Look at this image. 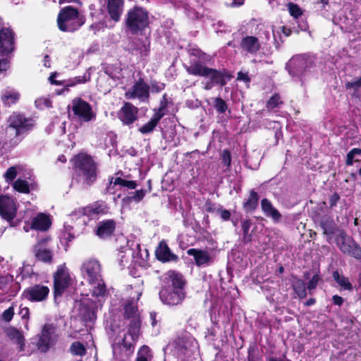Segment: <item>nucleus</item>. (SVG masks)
Wrapping results in <instances>:
<instances>
[{"instance_id":"a878e982","label":"nucleus","mask_w":361,"mask_h":361,"mask_svg":"<svg viewBox=\"0 0 361 361\" xmlns=\"http://www.w3.org/2000/svg\"><path fill=\"white\" fill-rule=\"evenodd\" d=\"M123 0H108L107 11L110 18L118 22L123 11Z\"/></svg>"},{"instance_id":"6e6d98bb","label":"nucleus","mask_w":361,"mask_h":361,"mask_svg":"<svg viewBox=\"0 0 361 361\" xmlns=\"http://www.w3.org/2000/svg\"><path fill=\"white\" fill-rule=\"evenodd\" d=\"M221 160L222 163L229 167L231 162V157L229 151L224 149L221 153Z\"/></svg>"},{"instance_id":"20e7f679","label":"nucleus","mask_w":361,"mask_h":361,"mask_svg":"<svg viewBox=\"0 0 361 361\" xmlns=\"http://www.w3.org/2000/svg\"><path fill=\"white\" fill-rule=\"evenodd\" d=\"M125 23L131 34L142 33L149 25V13L142 8L135 6L127 12Z\"/></svg>"},{"instance_id":"b1692460","label":"nucleus","mask_w":361,"mask_h":361,"mask_svg":"<svg viewBox=\"0 0 361 361\" xmlns=\"http://www.w3.org/2000/svg\"><path fill=\"white\" fill-rule=\"evenodd\" d=\"M187 254L194 257L197 267L209 265L212 262V257L206 250L191 248L188 250Z\"/></svg>"},{"instance_id":"2eb2a0df","label":"nucleus","mask_w":361,"mask_h":361,"mask_svg":"<svg viewBox=\"0 0 361 361\" xmlns=\"http://www.w3.org/2000/svg\"><path fill=\"white\" fill-rule=\"evenodd\" d=\"M18 207L16 201L7 195H0V215L8 221L16 215Z\"/></svg>"},{"instance_id":"f03ea898","label":"nucleus","mask_w":361,"mask_h":361,"mask_svg":"<svg viewBox=\"0 0 361 361\" xmlns=\"http://www.w3.org/2000/svg\"><path fill=\"white\" fill-rule=\"evenodd\" d=\"M185 69L190 75L209 78V81L205 84L204 90H211L214 85L224 86L226 84L225 74L223 72L203 65L200 60L191 61L190 66H186Z\"/></svg>"},{"instance_id":"a18cd8bd","label":"nucleus","mask_w":361,"mask_h":361,"mask_svg":"<svg viewBox=\"0 0 361 361\" xmlns=\"http://www.w3.org/2000/svg\"><path fill=\"white\" fill-rule=\"evenodd\" d=\"M90 80V74H84L82 76H77L69 80L66 84L67 87H73L77 84L85 83Z\"/></svg>"},{"instance_id":"bf43d9fd","label":"nucleus","mask_w":361,"mask_h":361,"mask_svg":"<svg viewBox=\"0 0 361 361\" xmlns=\"http://www.w3.org/2000/svg\"><path fill=\"white\" fill-rule=\"evenodd\" d=\"M216 213H218L220 215L221 218L224 221L229 220L231 215V212L228 210L223 209L222 207L218 208L216 209Z\"/></svg>"},{"instance_id":"5fc2aeb1","label":"nucleus","mask_w":361,"mask_h":361,"mask_svg":"<svg viewBox=\"0 0 361 361\" xmlns=\"http://www.w3.org/2000/svg\"><path fill=\"white\" fill-rule=\"evenodd\" d=\"M17 176V170L14 166L8 168L4 174V178L7 183L12 182Z\"/></svg>"},{"instance_id":"052dcab7","label":"nucleus","mask_w":361,"mask_h":361,"mask_svg":"<svg viewBox=\"0 0 361 361\" xmlns=\"http://www.w3.org/2000/svg\"><path fill=\"white\" fill-rule=\"evenodd\" d=\"M339 200L340 196L338 193L334 192L333 195H331L329 197L330 208L335 207Z\"/></svg>"},{"instance_id":"69168bd1","label":"nucleus","mask_w":361,"mask_h":361,"mask_svg":"<svg viewBox=\"0 0 361 361\" xmlns=\"http://www.w3.org/2000/svg\"><path fill=\"white\" fill-rule=\"evenodd\" d=\"M333 302L334 305L341 306L343 303V299L337 295L333 296Z\"/></svg>"},{"instance_id":"a211bd4d","label":"nucleus","mask_w":361,"mask_h":361,"mask_svg":"<svg viewBox=\"0 0 361 361\" xmlns=\"http://www.w3.org/2000/svg\"><path fill=\"white\" fill-rule=\"evenodd\" d=\"M49 293L47 286L42 285H35L28 288L24 292L26 298L30 301H42L45 300Z\"/></svg>"},{"instance_id":"13d9d810","label":"nucleus","mask_w":361,"mask_h":361,"mask_svg":"<svg viewBox=\"0 0 361 361\" xmlns=\"http://www.w3.org/2000/svg\"><path fill=\"white\" fill-rule=\"evenodd\" d=\"M13 314L14 310L12 307H11L3 312L2 318L5 322H8L12 319Z\"/></svg>"},{"instance_id":"f257e3e1","label":"nucleus","mask_w":361,"mask_h":361,"mask_svg":"<svg viewBox=\"0 0 361 361\" xmlns=\"http://www.w3.org/2000/svg\"><path fill=\"white\" fill-rule=\"evenodd\" d=\"M35 126V121L20 114H13L8 118V125L6 128L4 147L13 148L18 145L29 131Z\"/></svg>"},{"instance_id":"4c0bfd02","label":"nucleus","mask_w":361,"mask_h":361,"mask_svg":"<svg viewBox=\"0 0 361 361\" xmlns=\"http://www.w3.org/2000/svg\"><path fill=\"white\" fill-rule=\"evenodd\" d=\"M20 98V94L15 90H5L1 96V99L6 105H11L16 103Z\"/></svg>"},{"instance_id":"4be33fe9","label":"nucleus","mask_w":361,"mask_h":361,"mask_svg":"<svg viewBox=\"0 0 361 361\" xmlns=\"http://www.w3.org/2000/svg\"><path fill=\"white\" fill-rule=\"evenodd\" d=\"M47 240L39 241L34 247L35 257L37 260L44 263L50 264L53 259L52 251L45 246Z\"/></svg>"},{"instance_id":"39448f33","label":"nucleus","mask_w":361,"mask_h":361,"mask_svg":"<svg viewBox=\"0 0 361 361\" xmlns=\"http://www.w3.org/2000/svg\"><path fill=\"white\" fill-rule=\"evenodd\" d=\"M57 23L60 30L73 32L78 30L84 23V21L79 16L78 9L71 6H66L60 11Z\"/></svg>"},{"instance_id":"603ef678","label":"nucleus","mask_w":361,"mask_h":361,"mask_svg":"<svg viewBox=\"0 0 361 361\" xmlns=\"http://www.w3.org/2000/svg\"><path fill=\"white\" fill-rule=\"evenodd\" d=\"M214 106L216 108V111L221 114L224 113L227 109V104L226 102L222 99L221 97H216L214 99Z\"/></svg>"},{"instance_id":"72a5a7b5","label":"nucleus","mask_w":361,"mask_h":361,"mask_svg":"<svg viewBox=\"0 0 361 361\" xmlns=\"http://www.w3.org/2000/svg\"><path fill=\"white\" fill-rule=\"evenodd\" d=\"M161 119V118H160V116L153 114L150 121L144 126H142V127H140L139 128V131L142 134H148L152 133L154 130L155 127L157 126V125L158 124Z\"/></svg>"},{"instance_id":"ea45409f","label":"nucleus","mask_w":361,"mask_h":361,"mask_svg":"<svg viewBox=\"0 0 361 361\" xmlns=\"http://www.w3.org/2000/svg\"><path fill=\"white\" fill-rule=\"evenodd\" d=\"M129 319L130 323L128 325V333L132 336V337L137 336L140 328V316Z\"/></svg>"},{"instance_id":"9b49d317","label":"nucleus","mask_w":361,"mask_h":361,"mask_svg":"<svg viewBox=\"0 0 361 361\" xmlns=\"http://www.w3.org/2000/svg\"><path fill=\"white\" fill-rule=\"evenodd\" d=\"M56 326L54 324H45L37 342L39 350L47 352L55 344L57 339Z\"/></svg>"},{"instance_id":"c756f323","label":"nucleus","mask_w":361,"mask_h":361,"mask_svg":"<svg viewBox=\"0 0 361 361\" xmlns=\"http://www.w3.org/2000/svg\"><path fill=\"white\" fill-rule=\"evenodd\" d=\"M50 224L48 216L44 214H39L33 219L31 228L39 231H46L49 228Z\"/></svg>"},{"instance_id":"f8f14e48","label":"nucleus","mask_w":361,"mask_h":361,"mask_svg":"<svg viewBox=\"0 0 361 361\" xmlns=\"http://www.w3.org/2000/svg\"><path fill=\"white\" fill-rule=\"evenodd\" d=\"M101 271V264L96 259L85 260L81 267L82 276L88 283L97 281L99 279L102 278Z\"/></svg>"},{"instance_id":"c85d7f7f","label":"nucleus","mask_w":361,"mask_h":361,"mask_svg":"<svg viewBox=\"0 0 361 361\" xmlns=\"http://www.w3.org/2000/svg\"><path fill=\"white\" fill-rule=\"evenodd\" d=\"M116 228V222L112 219L100 221L98 224L96 233L102 238L109 237Z\"/></svg>"},{"instance_id":"338daca9","label":"nucleus","mask_w":361,"mask_h":361,"mask_svg":"<svg viewBox=\"0 0 361 361\" xmlns=\"http://www.w3.org/2000/svg\"><path fill=\"white\" fill-rule=\"evenodd\" d=\"M238 80H243V81H245V82H249L250 81V79L247 76V75L246 73H242V72H239L238 73Z\"/></svg>"},{"instance_id":"6e6552de","label":"nucleus","mask_w":361,"mask_h":361,"mask_svg":"<svg viewBox=\"0 0 361 361\" xmlns=\"http://www.w3.org/2000/svg\"><path fill=\"white\" fill-rule=\"evenodd\" d=\"M335 240L343 253L357 259H361L360 246L351 237L348 236L344 230L338 231Z\"/></svg>"},{"instance_id":"423d86ee","label":"nucleus","mask_w":361,"mask_h":361,"mask_svg":"<svg viewBox=\"0 0 361 361\" xmlns=\"http://www.w3.org/2000/svg\"><path fill=\"white\" fill-rule=\"evenodd\" d=\"M312 66L311 58L300 55L293 57L286 65V68L288 70L289 74L293 78H298L301 81V85H303V78Z\"/></svg>"},{"instance_id":"473e14b6","label":"nucleus","mask_w":361,"mask_h":361,"mask_svg":"<svg viewBox=\"0 0 361 361\" xmlns=\"http://www.w3.org/2000/svg\"><path fill=\"white\" fill-rule=\"evenodd\" d=\"M121 185V187L127 188L128 189H135L137 187V183L134 180H128L123 179L121 177H117L114 178L113 177L110 179L109 189L111 188V185Z\"/></svg>"},{"instance_id":"e433bc0d","label":"nucleus","mask_w":361,"mask_h":361,"mask_svg":"<svg viewBox=\"0 0 361 361\" xmlns=\"http://www.w3.org/2000/svg\"><path fill=\"white\" fill-rule=\"evenodd\" d=\"M271 33H272L274 38V42L276 44V48L279 47V42L275 38V34L274 32V30L271 27H266L264 28V30H260V33L259 35V39H261V44H267V42L270 39Z\"/></svg>"},{"instance_id":"5701e85b","label":"nucleus","mask_w":361,"mask_h":361,"mask_svg":"<svg viewBox=\"0 0 361 361\" xmlns=\"http://www.w3.org/2000/svg\"><path fill=\"white\" fill-rule=\"evenodd\" d=\"M240 46L243 51L250 54H256L261 48V43L258 37L246 36L242 39Z\"/></svg>"},{"instance_id":"09e8293b","label":"nucleus","mask_w":361,"mask_h":361,"mask_svg":"<svg viewBox=\"0 0 361 361\" xmlns=\"http://www.w3.org/2000/svg\"><path fill=\"white\" fill-rule=\"evenodd\" d=\"M281 104H283V102L281 99L280 96L278 94H274L268 100V102L267 103V107L268 109H273L276 107H278Z\"/></svg>"},{"instance_id":"aec40b11","label":"nucleus","mask_w":361,"mask_h":361,"mask_svg":"<svg viewBox=\"0 0 361 361\" xmlns=\"http://www.w3.org/2000/svg\"><path fill=\"white\" fill-rule=\"evenodd\" d=\"M155 255L157 259L162 262H177L178 259V257L171 251L164 240L159 243L155 250Z\"/></svg>"},{"instance_id":"37998d69","label":"nucleus","mask_w":361,"mask_h":361,"mask_svg":"<svg viewBox=\"0 0 361 361\" xmlns=\"http://www.w3.org/2000/svg\"><path fill=\"white\" fill-rule=\"evenodd\" d=\"M70 351L73 355L82 356L86 353V349L80 342H74L71 344Z\"/></svg>"},{"instance_id":"79ce46f5","label":"nucleus","mask_w":361,"mask_h":361,"mask_svg":"<svg viewBox=\"0 0 361 361\" xmlns=\"http://www.w3.org/2000/svg\"><path fill=\"white\" fill-rule=\"evenodd\" d=\"M293 288L299 298H304L306 297V287L303 281L296 280L293 284Z\"/></svg>"},{"instance_id":"c9c22d12","label":"nucleus","mask_w":361,"mask_h":361,"mask_svg":"<svg viewBox=\"0 0 361 361\" xmlns=\"http://www.w3.org/2000/svg\"><path fill=\"white\" fill-rule=\"evenodd\" d=\"M13 188L19 192L27 194L30 189L33 190L35 188V185L33 184L29 185L26 180L18 178L13 183Z\"/></svg>"},{"instance_id":"864d4df0","label":"nucleus","mask_w":361,"mask_h":361,"mask_svg":"<svg viewBox=\"0 0 361 361\" xmlns=\"http://www.w3.org/2000/svg\"><path fill=\"white\" fill-rule=\"evenodd\" d=\"M288 8L290 14L295 18H298L302 14L300 8L297 4L289 3L288 4Z\"/></svg>"},{"instance_id":"c03bdc74","label":"nucleus","mask_w":361,"mask_h":361,"mask_svg":"<svg viewBox=\"0 0 361 361\" xmlns=\"http://www.w3.org/2000/svg\"><path fill=\"white\" fill-rule=\"evenodd\" d=\"M166 97V94H164L163 95L159 108L154 110V114L160 116L161 118H162L166 114V109L168 106V101Z\"/></svg>"},{"instance_id":"9d476101","label":"nucleus","mask_w":361,"mask_h":361,"mask_svg":"<svg viewBox=\"0 0 361 361\" xmlns=\"http://www.w3.org/2000/svg\"><path fill=\"white\" fill-rule=\"evenodd\" d=\"M72 281L68 268L65 265L58 267L54 274V296H61Z\"/></svg>"},{"instance_id":"4d7b16f0","label":"nucleus","mask_w":361,"mask_h":361,"mask_svg":"<svg viewBox=\"0 0 361 361\" xmlns=\"http://www.w3.org/2000/svg\"><path fill=\"white\" fill-rule=\"evenodd\" d=\"M320 281V277L318 274H315L313 276V277L311 279V280L308 282L307 284V289L309 290L314 289L319 281Z\"/></svg>"},{"instance_id":"cd10ccee","label":"nucleus","mask_w":361,"mask_h":361,"mask_svg":"<svg viewBox=\"0 0 361 361\" xmlns=\"http://www.w3.org/2000/svg\"><path fill=\"white\" fill-rule=\"evenodd\" d=\"M91 285L92 296L95 298L99 302L103 301L107 296V290L102 278L99 279L97 281L89 282Z\"/></svg>"},{"instance_id":"a19ab883","label":"nucleus","mask_w":361,"mask_h":361,"mask_svg":"<svg viewBox=\"0 0 361 361\" xmlns=\"http://www.w3.org/2000/svg\"><path fill=\"white\" fill-rule=\"evenodd\" d=\"M358 155H361V149L353 148L350 149L346 154L345 164L352 166L354 162L360 161V159L357 158Z\"/></svg>"},{"instance_id":"7c9ffc66","label":"nucleus","mask_w":361,"mask_h":361,"mask_svg":"<svg viewBox=\"0 0 361 361\" xmlns=\"http://www.w3.org/2000/svg\"><path fill=\"white\" fill-rule=\"evenodd\" d=\"M345 87L350 91V94L353 98L361 99V77L345 83Z\"/></svg>"},{"instance_id":"680f3d73","label":"nucleus","mask_w":361,"mask_h":361,"mask_svg":"<svg viewBox=\"0 0 361 361\" xmlns=\"http://www.w3.org/2000/svg\"><path fill=\"white\" fill-rule=\"evenodd\" d=\"M118 260L119 266L123 267L127 262V259H126L125 252L119 251L118 253Z\"/></svg>"},{"instance_id":"393cba45","label":"nucleus","mask_w":361,"mask_h":361,"mask_svg":"<svg viewBox=\"0 0 361 361\" xmlns=\"http://www.w3.org/2000/svg\"><path fill=\"white\" fill-rule=\"evenodd\" d=\"M137 109L130 103L121 108L119 118L125 124H131L137 119Z\"/></svg>"},{"instance_id":"dca6fc26","label":"nucleus","mask_w":361,"mask_h":361,"mask_svg":"<svg viewBox=\"0 0 361 361\" xmlns=\"http://www.w3.org/2000/svg\"><path fill=\"white\" fill-rule=\"evenodd\" d=\"M108 208L107 207L101 202H95L92 204H90L85 207L79 209L78 210H75L72 212L71 214L72 216H86L90 219H93L98 215L104 214L107 213Z\"/></svg>"},{"instance_id":"ddd939ff","label":"nucleus","mask_w":361,"mask_h":361,"mask_svg":"<svg viewBox=\"0 0 361 361\" xmlns=\"http://www.w3.org/2000/svg\"><path fill=\"white\" fill-rule=\"evenodd\" d=\"M14 33L8 27H4L0 18V56L7 55L14 49Z\"/></svg>"},{"instance_id":"4468645a","label":"nucleus","mask_w":361,"mask_h":361,"mask_svg":"<svg viewBox=\"0 0 361 361\" xmlns=\"http://www.w3.org/2000/svg\"><path fill=\"white\" fill-rule=\"evenodd\" d=\"M149 86L146 84L143 79L140 78L133 87L125 94L126 98L128 99L137 98L141 102H145L149 97Z\"/></svg>"},{"instance_id":"2f4dec72","label":"nucleus","mask_w":361,"mask_h":361,"mask_svg":"<svg viewBox=\"0 0 361 361\" xmlns=\"http://www.w3.org/2000/svg\"><path fill=\"white\" fill-rule=\"evenodd\" d=\"M258 202L259 195L257 192L251 190L247 200L243 202V207L247 212H252L258 206Z\"/></svg>"},{"instance_id":"7ed1b4c3","label":"nucleus","mask_w":361,"mask_h":361,"mask_svg":"<svg viewBox=\"0 0 361 361\" xmlns=\"http://www.w3.org/2000/svg\"><path fill=\"white\" fill-rule=\"evenodd\" d=\"M75 170L79 180L86 185H92L97 180V166L92 157L79 154L74 158Z\"/></svg>"},{"instance_id":"e2e57ef3","label":"nucleus","mask_w":361,"mask_h":361,"mask_svg":"<svg viewBox=\"0 0 361 361\" xmlns=\"http://www.w3.org/2000/svg\"><path fill=\"white\" fill-rule=\"evenodd\" d=\"M164 88V84H152L151 91L152 92H159Z\"/></svg>"},{"instance_id":"f704fd0d","label":"nucleus","mask_w":361,"mask_h":361,"mask_svg":"<svg viewBox=\"0 0 361 361\" xmlns=\"http://www.w3.org/2000/svg\"><path fill=\"white\" fill-rule=\"evenodd\" d=\"M333 278L343 290H353V285L349 281L348 279L343 275H341L337 271L333 272Z\"/></svg>"},{"instance_id":"8fccbe9b","label":"nucleus","mask_w":361,"mask_h":361,"mask_svg":"<svg viewBox=\"0 0 361 361\" xmlns=\"http://www.w3.org/2000/svg\"><path fill=\"white\" fill-rule=\"evenodd\" d=\"M145 195V191L142 189L133 192V195L132 196L128 197L126 198L123 199V201H128V202H139L141 201L143 197Z\"/></svg>"},{"instance_id":"6ab92c4d","label":"nucleus","mask_w":361,"mask_h":361,"mask_svg":"<svg viewBox=\"0 0 361 361\" xmlns=\"http://www.w3.org/2000/svg\"><path fill=\"white\" fill-rule=\"evenodd\" d=\"M163 277V281L168 288L183 290L185 282L180 274L175 271H169Z\"/></svg>"},{"instance_id":"bb28decb","label":"nucleus","mask_w":361,"mask_h":361,"mask_svg":"<svg viewBox=\"0 0 361 361\" xmlns=\"http://www.w3.org/2000/svg\"><path fill=\"white\" fill-rule=\"evenodd\" d=\"M261 207L266 216L272 219L275 223L281 221L282 216L273 206L270 200L267 198L262 199L261 201Z\"/></svg>"},{"instance_id":"0e129e2a","label":"nucleus","mask_w":361,"mask_h":361,"mask_svg":"<svg viewBox=\"0 0 361 361\" xmlns=\"http://www.w3.org/2000/svg\"><path fill=\"white\" fill-rule=\"evenodd\" d=\"M19 314L23 319H27L30 314L29 308L26 307H21Z\"/></svg>"},{"instance_id":"3c124183","label":"nucleus","mask_w":361,"mask_h":361,"mask_svg":"<svg viewBox=\"0 0 361 361\" xmlns=\"http://www.w3.org/2000/svg\"><path fill=\"white\" fill-rule=\"evenodd\" d=\"M150 356V349L149 347L143 345L138 352L136 361H148V357Z\"/></svg>"},{"instance_id":"49530a36","label":"nucleus","mask_w":361,"mask_h":361,"mask_svg":"<svg viewBox=\"0 0 361 361\" xmlns=\"http://www.w3.org/2000/svg\"><path fill=\"white\" fill-rule=\"evenodd\" d=\"M251 220L250 219H243L241 221V227L243 232V241L248 242L250 241L251 237L249 235V230L251 226Z\"/></svg>"},{"instance_id":"de8ad7c7","label":"nucleus","mask_w":361,"mask_h":361,"mask_svg":"<svg viewBox=\"0 0 361 361\" xmlns=\"http://www.w3.org/2000/svg\"><path fill=\"white\" fill-rule=\"evenodd\" d=\"M125 317L126 318L131 319L135 317H139L137 313V307L133 303H128L125 307Z\"/></svg>"},{"instance_id":"412c9836","label":"nucleus","mask_w":361,"mask_h":361,"mask_svg":"<svg viewBox=\"0 0 361 361\" xmlns=\"http://www.w3.org/2000/svg\"><path fill=\"white\" fill-rule=\"evenodd\" d=\"M320 226L323 230V233L326 236V240L329 243L333 238L334 235H338V231H341L337 224L334 222L332 217L329 216H324L320 221Z\"/></svg>"},{"instance_id":"1a4fd4ad","label":"nucleus","mask_w":361,"mask_h":361,"mask_svg":"<svg viewBox=\"0 0 361 361\" xmlns=\"http://www.w3.org/2000/svg\"><path fill=\"white\" fill-rule=\"evenodd\" d=\"M71 110L74 116L81 122H90L96 117L91 105L81 98H74L71 102Z\"/></svg>"},{"instance_id":"0eeeda50","label":"nucleus","mask_w":361,"mask_h":361,"mask_svg":"<svg viewBox=\"0 0 361 361\" xmlns=\"http://www.w3.org/2000/svg\"><path fill=\"white\" fill-rule=\"evenodd\" d=\"M196 341L192 336L184 334L174 339L170 347L174 355L184 359L192 353L196 348Z\"/></svg>"},{"instance_id":"f3484780","label":"nucleus","mask_w":361,"mask_h":361,"mask_svg":"<svg viewBox=\"0 0 361 361\" xmlns=\"http://www.w3.org/2000/svg\"><path fill=\"white\" fill-rule=\"evenodd\" d=\"M159 297L161 301L169 305H177L182 302L185 298L183 290H173L168 288H163L159 292Z\"/></svg>"},{"instance_id":"774afa93","label":"nucleus","mask_w":361,"mask_h":361,"mask_svg":"<svg viewBox=\"0 0 361 361\" xmlns=\"http://www.w3.org/2000/svg\"><path fill=\"white\" fill-rule=\"evenodd\" d=\"M247 361H258V358L255 356L253 350H249Z\"/></svg>"},{"instance_id":"58836bf2","label":"nucleus","mask_w":361,"mask_h":361,"mask_svg":"<svg viewBox=\"0 0 361 361\" xmlns=\"http://www.w3.org/2000/svg\"><path fill=\"white\" fill-rule=\"evenodd\" d=\"M8 336L12 340H14L23 348L24 345V337L22 333L15 328H11L8 330Z\"/></svg>"}]
</instances>
